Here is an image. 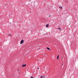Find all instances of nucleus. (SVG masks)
I'll use <instances>...</instances> for the list:
<instances>
[{
  "instance_id": "f257e3e1",
  "label": "nucleus",
  "mask_w": 78,
  "mask_h": 78,
  "mask_svg": "<svg viewBox=\"0 0 78 78\" xmlns=\"http://www.w3.org/2000/svg\"><path fill=\"white\" fill-rule=\"evenodd\" d=\"M24 41V40H22L20 42V44H23Z\"/></svg>"
},
{
  "instance_id": "f03ea898",
  "label": "nucleus",
  "mask_w": 78,
  "mask_h": 78,
  "mask_svg": "<svg viewBox=\"0 0 78 78\" xmlns=\"http://www.w3.org/2000/svg\"><path fill=\"white\" fill-rule=\"evenodd\" d=\"M26 66H27V65L26 64H23L22 65V67H26Z\"/></svg>"
},
{
  "instance_id": "7ed1b4c3",
  "label": "nucleus",
  "mask_w": 78,
  "mask_h": 78,
  "mask_svg": "<svg viewBox=\"0 0 78 78\" xmlns=\"http://www.w3.org/2000/svg\"><path fill=\"white\" fill-rule=\"evenodd\" d=\"M41 78H45V76H41Z\"/></svg>"
},
{
  "instance_id": "20e7f679",
  "label": "nucleus",
  "mask_w": 78,
  "mask_h": 78,
  "mask_svg": "<svg viewBox=\"0 0 78 78\" xmlns=\"http://www.w3.org/2000/svg\"><path fill=\"white\" fill-rule=\"evenodd\" d=\"M57 59H59V55H58L57 58Z\"/></svg>"
},
{
  "instance_id": "39448f33",
  "label": "nucleus",
  "mask_w": 78,
  "mask_h": 78,
  "mask_svg": "<svg viewBox=\"0 0 78 78\" xmlns=\"http://www.w3.org/2000/svg\"><path fill=\"white\" fill-rule=\"evenodd\" d=\"M59 8H60V9H62V6H60L59 7Z\"/></svg>"
},
{
  "instance_id": "423d86ee",
  "label": "nucleus",
  "mask_w": 78,
  "mask_h": 78,
  "mask_svg": "<svg viewBox=\"0 0 78 78\" xmlns=\"http://www.w3.org/2000/svg\"><path fill=\"white\" fill-rule=\"evenodd\" d=\"M46 27H48V24H47L46 26Z\"/></svg>"
},
{
  "instance_id": "0eeeda50",
  "label": "nucleus",
  "mask_w": 78,
  "mask_h": 78,
  "mask_svg": "<svg viewBox=\"0 0 78 78\" xmlns=\"http://www.w3.org/2000/svg\"><path fill=\"white\" fill-rule=\"evenodd\" d=\"M47 49H48V50H50V48H47Z\"/></svg>"
},
{
  "instance_id": "6e6552de",
  "label": "nucleus",
  "mask_w": 78,
  "mask_h": 78,
  "mask_svg": "<svg viewBox=\"0 0 78 78\" xmlns=\"http://www.w3.org/2000/svg\"><path fill=\"white\" fill-rule=\"evenodd\" d=\"M58 30H61V28H58Z\"/></svg>"
},
{
  "instance_id": "1a4fd4ad",
  "label": "nucleus",
  "mask_w": 78,
  "mask_h": 78,
  "mask_svg": "<svg viewBox=\"0 0 78 78\" xmlns=\"http://www.w3.org/2000/svg\"><path fill=\"white\" fill-rule=\"evenodd\" d=\"M37 69H39V67H38V68H37Z\"/></svg>"
},
{
  "instance_id": "9d476101",
  "label": "nucleus",
  "mask_w": 78,
  "mask_h": 78,
  "mask_svg": "<svg viewBox=\"0 0 78 78\" xmlns=\"http://www.w3.org/2000/svg\"><path fill=\"white\" fill-rule=\"evenodd\" d=\"M30 78H33V77H32V76H31V77H30Z\"/></svg>"
},
{
  "instance_id": "9b49d317",
  "label": "nucleus",
  "mask_w": 78,
  "mask_h": 78,
  "mask_svg": "<svg viewBox=\"0 0 78 78\" xmlns=\"http://www.w3.org/2000/svg\"><path fill=\"white\" fill-rule=\"evenodd\" d=\"M49 17H50V15H49Z\"/></svg>"
},
{
  "instance_id": "f8f14e48",
  "label": "nucleus",
  "mask_w": 78,
  "mask_h": 78,
  "mask_svg": "<svg viewBox=\"0 0 78 78\" xmlns=\"http://www.w3.org/2000/svg\"><path fill=\"white\" fill-rule=\"evenodd\" d=\"M39 48V49L40 48Z\"/></svg>"
},
{
  "instance_id": "ddd939ff",
  "label": "nucleus",
  "mask_w": 78,
  "mask_h": 78,
  "mask_svg": "<svg viewBox=\"0 0 78 78\" xmlns=\"http://www.w3.org/2000/svg\"><path fill=\"white\" fill-rule=\"evenodd\" d=\"M9 35L11 36V34H9Z\"/></svg>"
},
{
  "instance_id": "4468645a",
  "label": "nucleus",
  "mask_w": 78,
  "mask_h": 78,
  "mask_svg": "<svg viewBox=\"0 0 78 78\" xmlns=\"http://www.w3.org/2000/svg\"><path fill=\"white\" fill-rule=\"evenodd\" d=\"M19 78V77H18V78Z\"/></svg>"
},
{
  "instance_id": "2eb2a0df",
  "label": "nucleus",
  "mask_w": 78,
  "mask_h": 78,
  "mask_svg": "<svg viewBox=\"0 0 78 78\" xmlns=\"http://www.w3.org/2000/svg\"><path fill=\"white\" fill-rule=\"evenodd\" d=\"M62 66H63V64H62Z\"/></svg>"
},
{
  "instance_id": "dca6fc26",
  "label": "nucleus",
  "mask_w": 78,
  "mask_h": 78,
  "mask_svg": "<svg viewBox=\"0 0 78 78\" xmlns=\"http://www.w3.org/2000/svg\"><path fill=\"white\" fill-rule=\"evenodd\" d=\"M34 78L33 77V78Z\"/></svg>"
}]
</instances>
